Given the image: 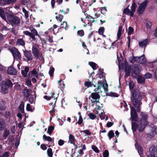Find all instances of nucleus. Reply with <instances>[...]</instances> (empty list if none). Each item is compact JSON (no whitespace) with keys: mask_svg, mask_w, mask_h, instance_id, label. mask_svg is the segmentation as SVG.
I'll return each instance as SVG.
<instances>
[{"mask_svg":"<svg viewBox=\"0 0 157 157\" xmlns=\"http://www.w3.org/2000/svg\"><path fill=\"white\" fill-rule=\"evenodd\" d=\"M31 33L32 34V36L31 38L33 40L35 41H37L36 38H35V36L38 35V33L36 30L34 28H33L31 30Z\"/></svg>","mask_w":157,"mask_h":157,"instance_id":"4468645a","label":"nucleus"},{"mask_svg":"<svg viewBox=\"0 0 157 157\" xmlns=\"http://www.w3.org/2000/svg\"><path fill=\"white\" fill-rule=\"evenodd\" d=\"M43 139L44 140L47 141L49 142H52V146H54V140H52V138L49 136H47L45 135L44 134L43 135Z\"/></svg>","mask_w":157,"mask_h":157,"instance_id":"dca6fc26","label":"nucleus"},{"mask_svg":"<svg viewBox=\"0 0 157 157\" xmlns=\"http://www.w3.org/2000/svg\"><path fill=\"white\" fill-rule=\"evenodd\" d=\"M131 116L132 121H137L138 115L136 109L132 106L131 107Z\"/></svg>","mask_w":157,"mask_h":157,"instance_id":"0eeeda50","label":"nucleus"},{"mask_svg":"<svg viewBox=\"0 0 157 157\" xmlns=\"http://www.w3.org/2000/svg\"><path fill=\"white\" fill-rule=\"evenodd\" d=\"M26 83L27 85L29 87H31L32 85L31 79L27 78L26 80Z\"/></svg>","mask_w":157,"mask_h":157,"instance_id":"09e8293b","label":"nucleus"},{"mask_svg":"<svg viewBox=\"0 0 157 157\" xmlns=\"http://www.w3.org/2000/svg\"><path fill=\"white\" fill-rule=\"evenodd\" d=\"M91 148L92 150L96 153H98L99 152V150L96 146L93 145H92Z\"/></svg>","mask_w":157,"mask_h":157,"instance_id":"37998d69","label":"nucleus"},{"mask_svg":"<svg viewBox=\"0 0 157 157\" xmlns=\"http://www.w3.org/2000/svg\"><path fill=\"white\" fill-rule=\"evenodd\" d=\"M6 12L2 9L0 8V16L5 21H7V17L6 16Z\"/></svg>","mask_w":157,"mask_h":157,"instance_id":"aec40b11","label":"nucleus"},{"mask_svg":"<svg viewBox=\"0 0 157 157\" xmlns=\"http://www.w3.org/2000/svg\"><path fill=\"white\" fill-rule=\"evenodd\" d=\"M123 28L122 26H120L119 27L118 32L117 33V40H119L120 38V37L121 34V32Z\"/></svg>","mask_w":157,"mask_h":157,"instance_id":"a878e982","label":"nucleus"},{"mask_svg":"<svg viewBox=\"0 0 157 157\" xmlns=\"http://www.w3.org/2000/svg\"><path fill=\"white\" fill-rule=\"evenodd\" d=\"M23 92L25 97L26 98H28L30 95L29 90L26 87L25 89H24Z\"/></svg>","mask_w":157,"mask_h":157,"instance_id":"bb28decb","label":"nucleus"},{"mask_svg":"<svg viewBox=\"0 0 157 157\" xmlns=\"http://www.w3.org/2000/svg\"><path fill=\"white\" fill-rule=\"evenodd\" d=\"M54 129V127L52 126H50L48 127L47 131V133L50 135H51Z\"/></svg>","mask_w":157,"mask_h":157,"instance_id":"c9c22d12","label":"nucleus"},{"mask_svg":"<svg viewBox=\"0 0 157 157\" xmlns=\"http://www.w3.org/2000/svg\"><path fill=\"white\" fill-rule=\"evenodd\" d=\"M17 44L22 46H24L25 44V41L22 39L21 38L18 39L17 40Z\"/></svg>","mask_w":157,"mask_h":157,"instance_id":"2f4dec72","label":"nucleus"},{"mask_svg":"<svg viewBox=\"0 0 157 157\" xmlns=\"http://www.w3.org/2000/svg\"><path fill=\"white\" fill-rule=\"evenodd\" d=\"M149 151L151 156L157 157V149L155 147H151Z\"/></svg>","mask_w":157,"mask_h":157,"instance_id":"9b49d317","label":"nucleus"},{"mask_svg":"<svg viewBox=\"0 0 157 157\" xmlns=\"http://www.w3.org/2000/svg\"><path fill=\"white\" fill-rule=\"evenodd\" d=\"M56 18L57 20H59V21L61 22L62 21V19L63 18V16L59 14V16H56Z\"/></svg>","mask_w":157,"mask_h":157,"instance_id":"4d7b16f0","label":"nucleus"},{"mask_svg":"<svg viewBox=\"0 0 157 157\" xmlns=\"http://www.w3.org/2000/svg\"><path fill=\"white\" fill-rule=\"evenodd\" d=\"M30 71L31 73V76H34L35 75H36L37 74V72L35 69Z\"/></svg>","mask_w":157,"mask_h":157,"instance_id":"338daca9","label":"nucleus"},{"mask_svg":"<svg viewBox=\"0 0 157 157\" xmlns=\"http://www.w3.org/2000/svg\"><path fill=\"white\" fill-rule=\"evenodd\" d=\"M69 141L70 143H74V141H75V139L74 136L72 134H70L69 136Z\"/></svg>","mask_w":157,"mask_h":157,"instance_id":"58836bf2","label":"nucleus"},{"mask_svg":"<svg viewBox=\"0 0 157 157\" xmlns=\"http://www.w3.org/2000/svg\"><path fill=\"white\" fill-rule=\"evenodd\" d=\"M77 34L80 36L82 37L84 35V31L82 29L78 30L77 32Z\"/></svg>","mask_w":157,"mask_h":157,"instance_id":"a18cd8bd","label":"nucleus"},{"mask_svg":"<svg viewBox=\"0 0 157 157\" xmlns=\"http://www.w3.org/2000/svg\"><path fill=\"white\" fill-rule=\"evenodd\" d=\"M117 41V40H116L114 42H113L111 44V48L114 49L115 48H118V45L116 43V42Z\"/></svg>","mask_w":157,"mask_h":157,"instance_id":"c03bdc74","label":"nucleus"},{"mask_svg":"<svg viewBox=\"0 0 157 157\" xmlns=\"http://www.w3.org/2000/svg\"><path fill=\"white\" fill-rule=\"evenodd\" d=\"M130 59H131L130 61V62L131 63H133L135 62L138 63V59H139V58H138V57H135L133 56L132 58L131 57Z\"/></svg>","mask_w":157,"mask_h":157,"instance_id":"c756f323","label":"nucleus"},{"mask_svg":"<svg viewBox=\"0 0 157 157\" xmlns=\"http://www.w3.org/2000/svg\"><path fill=\"white\" fill-rule=\"evenodd\" d=\"M61 27L64 28L65 30H67L69 28V26L67 24V23L66 21H63L61 25Z\"/></svg>","mask_w":157,"mask_h":157,"instance_id":"7c9ffc66","label":"nucleus"},{"mask_svg":"<svg viewBox=\"0 0 157 157\" xmlns=\"http://www.w3.org/2000/svg\"><path fill=\"white\" fill-rule=\"evenodd\" d=\"M106 11L107 10L106 7H101V12L102 14H104V13H105Z\"/></svg>","mask_w":157,"mask_h":157,"instance_id":"052dcab7","label":"nucleus"},{"mask_svg":"<svg viewBox=\"0 0 157 157\" xmlns=\"http://www.w3.org/2000/svg\"><path fill=\"white\" fill-rule=\"evenodd\" d=\"M145 78L143 76L139 75L137 78V81L138 83L142 84L145 82Z\"/></svg>","mask_w":157,"mask_h":157,"instance_id":"393cba45","label":"nucleus"},{"mask_svg":"<svg viewBox=\"0 0 157 157\" xmlns=\"http://www.w3.org/2000/svg\"><path fill=\"white\" fill-rule=\"evenodd\" d=\"M124 69L125 75L126 77H128L130 75V73L131 70V68L128 66L125 65V66Z\"/></svg>","mask_w":157,"mask_h":157,"instance_id":"5701e85b","label":"nucleus"},{"mask_svg":"<svg viewBox=\"0 0 157 157\" xmlns=\"http://www.w3.org/2000/svg\"><path fill=\"white\" fill-rule=\"evenodd\" d=\"M6 14L8 22L13 28H15L20 25L21 19L19 17L14 15L11 11L6 12Z\"/></svg>","mask_w":157,"mask_h":157,"instance_id":"f03ea898","label":"nucleus"},{"mask_svg":"<svg viewBox=\"0 0 157 157\" xmlns=\"http://www.w3.org/2000/svg\"><path fill=\"white\" fill-rule=\"evenodd\" d=\"M91 97L93 99L97 100L99 99L100 96L97 93H92L91 94Z\"/></svg>","mask_w":157,"mask_h":157,"instance_id":"b1692460","label":"nucleus"},{"mask_svg":"<svg viewBox=\"0 0 157 157\" xmlns=\"http://www.w3.org/2000/svg\"><path fill=\"white\" fill-rule=\"evenodd\" d=\"M136 147L139 154L140 155H143V149L142 147L140 145H137Z\"/></svg>","mask_w":157,"mask_h":157,"instance_id":"c85d7f7f","label":"nucleus"},{"mask_svg":"<svg viewBox=\"0 0 157 157\" xmlns=\"http://www.w3.org/2000/svg\"><path fill=\"white\" fill-rule=\"evenodd\" d=\"M24 102L21 101L18 108L19 112L22 113H24Z\"/></svg>","mask_w":157,"mask_h":157,"instance_id":"6ab92c4d","label":"nucleus"},{"mask_svg":"<svg viewBox=\"0 0 157 157\" xmlns=\"http://www.w3.org/2000/svg\"><path fill=\"white\" fill-rule=\"evenodd\" d=\"M139 124L136 122H133L132 123V129L133 132H136L137 130L139 129Z\"/></svg>","mask_w":157,"mask_h":157,"instance_id":"f3484780","label":"nucleus"},{"mask_svg":"<svg viewBox=\"0 0 157 157\" xmlns=\"http://www.w3.org/2000/svg\"><path fill=\"white\" fill-rule=\"evenodd\" d=\"M88 116L92 120L94 119L96 117V116L92 113H90L88 114Z\"/></svg>","mask_w":157,"mask_h":157,"instance_id":"774afa93","label":"nucleus"},{"mask_svg":"<svg viewBox=\"0 0 157 157\" xmlns=\"http://www.w3.org/2000/svg\"><path fill=\"white\" fill-rule=\"evenodd\" d=\"M132 71L133 72V73L136 75L139 74L140 72L139 68L137 67H135L133 69Z\"/></svg>","mask_w":157,"mask_h":157,"instance_id":"4c0bfd02","label":"nucleus"},{"mask_svg":"<svg viewBox=\"0 0 157 157\" xmlns=\"http://www.w3.org/2000/svg\"><path fill=\"white\" fill-rule=\"evenodd\" d=\"M10 51L14 59L19 61L21 58V53L16 47H13V48L10 49Z\"/></svg>","mask_w":157,"mask_h":157,"instance_id":"39448f33","label":"nucleus"},{"mask_svg":"<svg viewBox=\"0 0 157 157\" xmlns=\"http://www.w3.org/2000/svg\"><path fill=\"white\" fill-rule=\"evenodd\" d=\"M92 82H91L86 81L84 83V85L87 87V88L91 87L93 85Z\"/></svg>","mask_w":157,"mask_h":157,"instance_id":"a19ab883","label":"nucleus"},{"mask_svg":"<svg viewBox=\"0 0 157 157\" xmlns=\"http://www.w3.org/2000/svg\"><path fill=\"white\" fill-rule=\"evenodd\" d=\"M147 1L145 0L140 4L137 9V13L138 14H142L144 13L147 6Z\"/></svg>","mask_w":157,"mask_h":157,"instance_id":"423d86ee","label":"nucleus"},{"mask_svg":"<svg viewBox=\"0 0 157 157\" xmlns=\"http://www.w3.org/2000/svg\"><path fill=\"white\" fill-rule=\"evenodd\" d=\"M103 157H109V152L108 150H105L103 153Z\"/></svg>","mask_w":157,"mask_h":157,"instance_id":"bf43d9fd","label":"nucleus"},{"mask_svg":"<svg viewBox=\"0 0 157 157\" xmlns=\"http://www.w3.org/2000/svg\"><path fill=\"white\" fill-rule=\"evenodd\" d=\"M6 109V108L4 104L0 101V110H5Z\"/></svg>","mask_w":157,"mask_h":157,"instance_id":"5fc2aeb1","label":"nucleus"},{"mask_svg":"<svg viewBox=\"0 0 157 157\" xmlns=\"http://www.w3.org/2000/svg\"><path fill=\"white\" fill-rule=\"evenodd\" d=\"M6 127L5 122L3 118H0V131L3 130Z\"/></svg>","mask_w":157,"mask_h":157,"instance_id":"a211bd4d","label":"nucleus"},{"mask_svg":"<svg viewBox=\"0 0 157 157\" xmlns=\"http://www.w3.org/2000/svg\"><path fill=\"white\" fill-rule=\"evenodd\" d=\"M23 33L26 35L29 36L31 38L32 36V34L31 33V32L28 31H23Z\"/></svg>","mask_w":157,"mask_h":157,"instance_id":"e2e57ef3","label":"nucleus"},{"mask_svg":"<svg viewBox=\"0 0 157 157\" xmlns=\"http://www.w3.org/2000/svg\"><path fill=\"white\" fill-rule=\"evenodd\" d=\"M22 11L24 13L25 18L27 19L29 17L28 12L24 8H22Z\"/></svg>","mask_w":157,"mask_h":157,"instance_id":"49530a36","label":"nucleus"},{"mask_svg":"<svg viewBox=\"0 0 157 157\" xmlns=\"http://www.w3.org/2000/svg\"><path fill=\"white\" fill-rule=\"evenodd\" d=\"M142 95L137 89L133 90L132 92L131 99L133 105L137 108L138 113L140 111V105L142 104L141 101L142 99Z\"/></svg>","mask_w":157,"mask_h":157,"instance_id":"f257e3e1","label":"nucleus"},{"mask_svg":"<svg viewBox=\"0 0 157 157\" xmlns=\"http://www.w3.org/2000/svg\"><path fill=\"white\" fill-rule=\"evenodd\" d=\"M89 64L93 70H94L96 69V67L97 64L93 62H89Z\"/></svg>","mask_w":157,"mask_h":157,"instance_id":"ea45409f","label":"nucleus"},{"mask_svg":"<svg viewBox=\"0 0 157 157\" xmlns=\"http://www.w3.org/2000/svg\"><path fill=\"white\" fill-rule=\"evenodd\" d=\"M107 136L110 140L114 136V134L113 130L109 131L107 134Z\"/></svg>","mask_w":157,"mask_h":157,"instance_id":"473e14b6","label":"nucleus"},{"mask_svg":"<svg viewBox=\"0 0 157 157\" xmlns=\"http://www.w3.org/2000/svg\"><path fill=\"white\" fill-rule=\"evenodd\" d=\"M99 71L100 72V73H99V77L100 78H103L104 76V72H103V69H101L100 68L99 69Z\"/></svg>","mask_w":157,"mask_h":157,"instance_id":"603ef678","label":"nucleus"},{"mask_svg":"<svg viewBox=\"0 0 157 157\" xmlns=\"http://www.w3.org/2000/svg\"><path fill=\"white\" fill-rule=\"evenodd\" d=\"M139 129L138 131L139 132H143L146 127V126L148 124V122L145 121H140L139 120L138 121Z\"/></svg>","mask_w":157,"mask_h":157,"instance_id":"6e6552de","label":"nucleus"},{"mask_svg":"<svg viewBox=\"0 0 157 157\" xmlns=\"http://www.w3.org/2000/svg\"><path fill=\"white\" fill-rule=\"evenodd\" d=\"M55 69L54 67L50 68V69L49 71V74L51 77H52L53 75Z\"/></svg>","mask_w":157,"mask_h":157,"instance_id":"3c124183","label":"nucleus"},{"mask_svg":"<svg viewBox=\"0 0 157 157\" xmlns=\"http://www.w3.org/2000/svg\"><path fill=\"white\" fill-rule=\"evenodd\" d=\"M106 87L104 85H103V88L104 89L105 93L106 94V95L107 96V94H109L108 92V85L107 83H105Z\"/></svg>","mask_w":157,"mask_h":157,"instance_id":"8fccbe9b","label":"nucleus"},{"mask_svg":"<svg viewBox=\"0 0 157 157\" xmlns=\"http://www.w3.org/2000/svg\"><path fill=\"white\" fill-rule=\"evenodd\" d=\"M32 53L34 56L38 58L39 57V52L38 48L36 46H33L32 48Z\"/></svg>","mask_w":157,"mask_h":157,"instance_id":"9d476101","label":"nucleus"},{"mask_svg":"<svg viewBox=\"0 0 157 157\" xmlns=\"http://www.w3.org/2000/svg\"><path fill=\"white\" fill-rule=\"evenodd\" d=\"M9 134V131L6 130L4 131V133L3 134V136L5 138L7 137Z\"/></svg>","mask_w":157,"mask_h":157,"instance_id":"680f3d73","label":"nucleus"},{"mask_svg":"<svg viewBox=\"0 0 157 157\" xmlns=\"http://www.w3.org/2000/svg\"><path fill=\"white\" fill-rule=\"evenodd\" d=\"M83 121V120L82 116H79V120H78V122L76 123V124H79L80 125L82 123Z\"/></svg>","mask_w":157,"mask_h":157,"instance_id":"69168bd1","label":"nucleus"},{"mask_svg":"<svg viewBox=\"0 0 157 157\" xmlns=\"http://www.w3.org/2000/svg\"><path fill=\"white\" fill-rule=\"evenodd\" d=\"M8 74L11 75H16L17 73L16 70L12 66H10L8 67L7 71Z\"/></svg>","mask_w":157,"mask_h":157,"instance_id":"f8f14e48","label":"nucleus"},{"mask_svg":"<svg viewBox=\"0 0 157 157\" xmlns=\"http://www.w3.org/2000/svg\"><path fill=\"white\" fill-rule=\"evenodd\" d=\"M23 53L24 56L27 58V60L28 61H31L32 60L33 56L30 50L27 51L25 50L23 52Z\"/></svg>","mask_w":157,"mask_h":157,"instance_id":"1a4fd4ad","label":"nucleus"},{"mask_svg":"<svg viewBox=\"0 0 157 157\" xmlns=\"http://www.w3.org/2000/svg\"><path fill=\"white\" fill-rule=\"evenodd\" d=\"M134 31V29L131 27H129L128 34V35H131Z\"/></svg>","mask_w":157,"mask_h":157,"instance_id":"6e6d98bb","label":"nucleus"},{"mask_svg":"<svg viewBox=\"0 0 157 157\" xmlns=\"http://www.w3.org/2000/svg\"><path fill=\"white\" fill-rule=\"evenodd\" d=\"M137 6L135 2L133 1L131 7V10L128 8H125L123 11V13L132 17L134 16Z\"/></svg>","mask_w":157,"mask_h":157,"instance_id":"20e7f679","label":"nucleus"},{"mask_svg":"<svg viewBox=\"0 0 157 157\" xmlns=\"http://www.w3.org/2000/svg\"><path fill=\"white\" fill-rule=\"evenodd\" d=\"M46 146H48L49 147L51 146V145H50L48 146L47 144H41L40 145V148L43 150H45L47 149Z\"/></svg>","mask_w":157,"mask_h":157,"instance_id":"864d4df0","label":"nucleus"},{"mask_svg":"<svg viewBox=\"0 0 157 157\" xmlns=\"http://www.w3.org/2000/svg\"><path fill=\"white\" fill-rule=\"evenodd\" d=\"M152 25V23L151 22L149 21H147L146 23V26L147 29L150 31L151 29Z\"/></svg>","mask_w":157,"mask_h":157,"instance_id":"72a5a7b5","label":"nucleus"},{"mask_svg":"<svg viewBox=\"0 0 157 157\" xmlns=\"http://www.w3.org/2000/svg\"><path fill=\"white\" fill-rule=\"evenodd\" d=\"M1 91L3 94L7 93L9 87H12L13 84L11 81L9 79L6 81H2L1 82Z\"/></svg>","mask_w":157,"mask_h":157,"instance_id":"7ed1b4c3","label":"nucleus"},{"mask_svg":"<svg viewBox=\"0 0 157 157\" xmlns=\"http://www.w3.org/2000/svg\"><path fill=\"white\" fill-rule=\"evenodd\" d=\"M138 63L141 64H144L146 63V60L145 58L144 55L143 54L140 57H138Z\"/></svg>","mask_w":157,"mask_h":157,"instance_id":"4be33fe9","label":"nucleus"},{"mask_svg":"<svg viewBox=\"0 0 157 157\" xmlns=\"http://www.w3.org/2000/svg\"><path fill=\"white\" fill-rule=\"evenodd\" d=\"M29 67L27 66H25L24 70H21V74L22 76L24 77H27V73L29 72Z\"/></svg>","mask_w":157,"mask_h":157,"instance_id":"2eb2a0df","label":"nucleus"},{"mask_svg":"<svg viewBox=\"0 0 157 157\" xmlns=\"http://www.w3.org/2000/svg\"><path fill=\"white\" fill-rule=\"evenodd\" d=\"M129 88L130 90L131 91V92H132V91L133 90L135 89H133L132 90V89L134 87V84L132 82H129ZM131 95H132V94Z\"/></svg>","mask_w":157,"mask_h":157,"instance_id":"de8ad7c7","label":"nucleus"},{"mask_svg":"<svg viewBox=\"0 0 157 157\" xmlns=\"http://www.w3.org/2000/svg\"><path fill=\"white\" fill-rule=\"evenodd\" d=\"M102 81L100 80L98 82L97 87L95 88V89L94 90V91L96 92L97 91L101 90V87H103V85H104V84L103 83V82H102Z\"/></svg>","mask_w":157,"mask_h":157,"instance_id":"412c9836","label":"nucleus"},{"mask_svg":"<svg viewBox=\"0 0 157 157\" xmlns=\"http://www.w3.org/2000/svg\"><path fill=\"white\" fill-rule=\"evenodd\" d=\"M26 109L27 111H31L33 112V110L32 109L30 105L29 104H27L26 105Z\"/></svg>","mask_w":157,"mask_h":157,"instance_id":"13d9d810","label":"nucleus"},{"mask_svg":"<svg viewBox=\"0 0 157 157\" xmlns=\"http://www.w3.org/2000/svg\"><path fill=\"white\" fill-rule=\"evenodd\" d=\"M119 96V95L118 94L112 92H109V94H107V96H109L111 97H118Z\"/></svg>","mask_w":157,"mask_h":157,"instance_id":"f704fd0d","label":"nucleus"},{"mask_svg":"<svg viewBox=\"0 0 157 157\" xmlns=\"http://www.w3.org/2000/svg\"><path fill=\"white\" fill-rule=\"evenodd\" d=\"M52 95L51 97H49V96H48L47 95H45V96H44V98L45 99L47 100H49L51 99L52 98L53 95L55 94L54 93H52Z\"/></svg>","mask_w":157,"mask_h":157,"instance_id":"0e129e2a","label":"nucleus"},{"mask_svg":"<svg viewBox=\"0 0 157 157\" xmlns=\"http://www.w3.org/2000/svg\"><path fill=\"white\" fill-rule=\"evenodd\" d=\"M47 153L48 156L49 157H52L53 154L52 150L51 148H49L48 149Z\"/></svg>","mask_w":157,"mask_h":157,"instance_id":"e433bc0d","label":"nucleus"},{"mask_svg":"<svg viewBox=\"0 0 157 157\" xmlns=\"http://www.w3.org/2000/svg\"><path fill=\"white\" fill-rule=\"evenodd\" d=\"M147 115L144 113H141V118L140 120V121H145L147 122Z\"/></svg>","mask_w":157,"mask_h":157,"instance_id":"cd10ccee","label":"nucleus"},{"mask_svg":"<svg viewBox=\"0 0 157 157\" xmlns=\"http://www.w3.org/2000/svg\"><path fill=\"white\" fill-rule=\"evenodd\" d=\"M105 28L103 27H100L98 29V33L101 35L103 34L104 32Z\"/></svg>","mask_w":157,"mask_h":157,"instance_id":"79ce46f5","label":"nucleus"},{"mask_svg":"<svg viewBox=\"0 0 157 157\" xmlns=\"http://www.w3.org/2000/svg\"><path fill=\"white\" fill-rule=\"evenodd\" d=\"M148 42V39H146L139 42V44L140 47L143 48L145 47L147 45Z\"/></svg>","mask_w":157,"mask_h":157,"instance_id":"ddd939ff","label":"nucleus"}]
</instances>
